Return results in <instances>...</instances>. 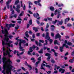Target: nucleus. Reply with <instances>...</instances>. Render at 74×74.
I'll return each instance as SVG.
<instances>
[{
    "instance_id": "f257e3e1",
    "label": "nucleus",
    "mask_w": 74,
    "mask_h": 74,
    "mask_svg": "<svg viewBox=\"0 0 74 74\" xmlns=\"http://www.w3.org/2000/svg\"><path fill=\"white\" fill-rule=\"evenodd\" d=\"M6 62L7 63H9V64H8V67L6 69V71H8L9 72H10V70L12 69V66L11 65V64H12V62L11 61L10 59L8 58L7 61H6Z\"/></svg>"
},
{
    "instance_id": "f03ea898",
    "label": "nucleus",
    "mask_w": 74,
    "mask_h": 74,
    "mask_svg": "<svg viewBox=\"0 0 74 74\" xmlns=\"http://www.w3.org/2000/svg\"><path fill=\"white\" fill-rule=\"evenodd\" d=\"M5 37L3 38L4 41H5L7 42H8V41H9V38L10 39H12V38H13V37L11 35H10L8 36V34H6L5 35ZM9 37V38H8Z\"/></svg>"
},
{
    "instance_id": "7ed1b4c3",
    "label": "nucleus",
    "mask_w": 74,
    "mask_h": 74,
    "mask_svg": "<svg viewBox=\"0 0 74 74\" xmlns=\"http://www.w3.org/2000/svg\"><path fill=\"white\" fill-rule=\"evenodd\" d=\"M43 66H46V67H48L50 69V70H52V66H51L48 65H45V64L42 63L41 64V67L40 68V69L41 70H45V69L43 67Z\"/></svg>"
},
{
    "instance_id": "20e7f679",
    "label": "nucleus",
    "mask_w": 74,
    "mask_h": 74,
    "mask_svg": "<svg viewBox=\"0 0 74 74\" xmlns=\"http://www.w3.org/2000/svg\"><path fill=\"white\" fill-rule=\"evenodd\" d=\"M3 56L2 58V62L4 64H5L6 63V60H7V58L5 57V56L6 55V53H5V51H3Z\"/></svg>"
},
{
    "instance_id": "39448f33",
    "label": "nucleus",
    "mask_w": 74,
    "mask_h": 74,
    "mask_svg": "<svg viewBox=\"0 0 74 74\" xmlns=\"http://www.w3.org/2000/svg\"><path fill=\"white\" fill-rule=\"evenodd\" d=\"M9 51L8 50L6 51V53L8 54V57L9 58H12V55H10L11 54V52H12V50H11L10 48H9Z\"/></svg>"
},
{
    "instance_id": "423d86ee",
    "label": "nucleus",
    "mask_w": 74,
    "mask_h": 74,
    "mask_svg": "<svg viewBox=\"0 0 74 74\" xmlns=\"http://www.w3.org/2000/svg\"><path fill=\"white\" fill-rule=\"evenodd\" d=\"M33 16L35 18H37V19H38V20H39L41 18V17L39 16V14H38V13H36V14L34 13L33 14ZM37 17H38L37 18Z\"/></svg>"
},
{
    "instance_id": "0eeeda50",
    "label": "nucleus",
    "mask_w": 74,
    "mask_h": 74,
    "mask_svg": "<svg viewBox=\"0 0 74 74\" xmlns=\"http://www.w3.org/2000/svg\"><path fill=\"white\" fill-rule=\"evenodd\" d=\"M2 32L3 34H4L5 37V35L6 34H8V35L9 34L8 30H7V29H6L5 28L4 29V30H2Z\"/></svg>"
},
{
    "instance_id": "6e6552de",
    "label": "nucleus",
    "mask_w": 74,
    "mask_h": 74,
    "mask_svg": "<svg viewBox=\"0 0 74 74\" xmlns=\"http://www.w3.org/2000/svg\"><path fill=\"white\" fill-rule=\"evenodd\" d=\"M5 41H3V40H2V44L3 46H4V45H7L8 47H9V48H10V44H9L8 43L6 42V43H5V42H4Z\"/></svg>"
},
{
    "instance_id": "1a4fd4ad",
    "label": "nucleus",
    "mask_w": 74,
    "mask_h": 74,
    "mask_svg": "<svg viewBox=\"0 0 74 74\" xmlns=\"http://www.w3.org/2000/svg\"><path fill=\"white\" fill-rule=\"evenodd\" d=\"M40 2H41V0H39L38 1H35L34 2V3H35V4H36V5H37V4H38V5H39V6H40V7H41V4L40 3Z\"/></svg>"
},
{
    "instance_id": "9d476101",
    "label": "nucleus",
    "mask_w": 74,
    "mask_h": 74,
    "mask_svg": "<svg viewBox=\"0 0 74 74\" xmlns=\"http://www.w3.org/2000/svg\"><path fill=\"white\" fill-rule=\"evenodd\" d=\"M45 38V39H46V40H49V39L51 38L49 37V34L48 32H46V34Z\"/></svg>"
},
{
    "instance_id": "9b49d317",
    "label": "nucleus",
    "mask_w": 74,
    "mask_h": 74,
    "mask_svg": "<svg viewBox=\"0 0 74 74\" xmlns=\"http://www.w3.org/2000/svg\"><path fill=\"white\" fill-rule=\"evenodd\" d=\"M18 38H19V37H18L17 38H15V40H17V41H20L18 44V45L19 46V47H20L22 45V42L21 41H22V40H21V39H18Z\"/></svg>"
},
{
    "instance_id": "f8f14e48",
    "label": "nucleus",
    "mask_w": 74,
    "mask_h": 74,
    "mask_svg": "<svg viewBox=\"0 0 74 74\" xmlns=\"http://www.w3.org/2000/svg\"><path fill=\"white\" fill-rule=\"evenodd\" d=\"M51 54L49 53H46L45 54L46 56H48L47 59V61H49V60L51 59Z\"/></svg>"
},
{
    "instance_id": "ddd939ff",
    "label": "nucleus",
    "mask_w": 74,
    "mask_h": 74,
    "mask_svg": "<svg viewBox=\"0 0 74 74\" xmlns=\"http://www.w3.org/2000/svg\"><path fill=\"white\" fill-rule=\"evenodd\" d=\"M24 64L25 65V66H28V67H29V68L30 70H32V66H31V65H29V64H28V63H27V62L25 61V62Z\"/></svg>"
},
{
    "instance_id": "4468645a",
    "label": "nucleus",
    "mask_w": 74,
    "mask_h": 74,
    "mask_svg": "<svg viewBox=\"0 0 74 74\" xmlns=\"http://www.w3.org/2000/svg\"><path fill=\"white\" fill-rule=\"evenodd\" d=\"M29 51H28V53L30 55H32V53H30V52H32L33 51V48L32 47H30L29 49Z\"/></svg>"
},
{
    "instance_id": "2eb2a0df",
    "label": "nucleus",
    "mask_w": 74,
    "mask_h": 74,
    "mask_svg": "<svg viewBox=\"0 0 74 74\" xmlns=\"http://www.w3.org/2000/svg\"><path fill=\"white\" fill-rule=\"evenodd\" d=\"M48 48L47 47H44V50H45V49H47V51H48V52H49V53H51L52 52H51V50H50V48Z\"/></svg>"
},
{
    "instance_id": "dca6fc26",
    "label": "nucleus",
    "mask_w": 74,
    "mask_h": 74,
    "mask_svg": "<svg viewBox=\"0 0 74 74\" xmlns=\"http://www.w3.org/2000/svg\"><path fill=\"white\" fill-rule=\"evenodd\" d=\"M59 72H61V74H63L64 73L65 71V70L64 69H63L62 68H60L59 70Z\"/></svg>"
},
{
    "instance_id": "f3484780",
    "label": "nucleus",
    "mask_w": 74,
    "mask_h": 74,
    "mask_svg": "<svg viewBox=\"0 0 74 74\" xmlns=\"http://www.w3.org/2000/svg\"><path fill=\"white\" fill-rule=\"evenodd\" d=\"M17 53V55L18 56H19V58H21V57L20 56V55L19 54V51H18L14 50V54H16V53Z\"/></svg>"
},
{
    "instance_id": "a211bd4d",
    "label": "nucleus",
    "mask_w": 74,
    "mask_h": 74,
    "mask_svg": "<svg viewBox=\"0 0 74 74\" xmlns=\"http://www.w3.org/2000/svg\"><path fill=\"white\" fill-rule=\"evenodd\" d=\"M59 37H61V36L59 33H58L55 36V39H58V38H59Z\"/></svg>"
},
{
    "instance_id": "6ab92c4d",
    "label": "nucleus",
    "mask_w": 74,
    "mask_h": 74,
    "mask_svg": "<svg viewBox=\"0 0 74 74\" xmlns=\"http://www.w3.org/2000/svg\"><path fill=\"white\" fill-rule=\"evenodd\" d=\"M58 23L57 24V26H59V25H62L63 23V22L60 21H58Z\"/></svg>"
},
{
    "instance_id": "aec40b11",
    "label": "nucleus",
    "mask_w": 74,
    "mask_h": 74,
    "mask_svg": "<svg viewBox=\"0 0 74 74\" xmlns=\"http://www.w3.org/2000/svg\"><path fill=\"white\" fill-rule=\"evenodd\" d=\"M9 3H10V1L9 0H8L6 2V6L7 7L8 9H9L10 8V5H9Z\"/></svg>"
},
{
    "instance_id": "412c9836",
    "label": "nucleus",
    "mask_w": 74,
    "mask_h": 74,
    "mask_svg": "<svg viewBox=\"0 0 74 74\" xmlns=\"http://www.w3.org/2000/svg\"><path fill=\"white\" fill-rule=\"evenodd\" d=\"M15 25V24L10 23L9 24V27H14Z\"/></svg>"
},
{
    "instance_id": "4be33fe9",
    "label": "nucleus",
    "mask_w": 74,
    "mask_h": 74,
    "mask_svg": "<svg viewBox=\"0 0 74 74\" xmlns=\"http://www.w3.org/2000/svg\"><path fill=\"white\" fill-rule=\"evenodd\" d=\"M50 10L51 11H53L55 10V8L53 6H51L50 8Z\"/></svg>"
},
{
    "instance_id": "5701e85b",
    "label": "nucleus",
    "mask_w": 74,
    "mask_h": 74,
    "mask_svg": "<svg viewBox=\"0 0 74 74\" xmlns=\"http://www.w3.org/2000/svg\"><path fill=\"white\" fill-rule=\"evenodd\" d=\"M70 18L68 17L67 18H66L65 20V23H66L67 22H68V21H70Z\"/></svg>"
},
{
    "instance_id": "b1692460",
    "label": "nucleus",
    "mask_w": 74,
    "mask_h": 74,
    "mask_svg": "<svg viewBox=\"0 0 74 74\" xmlns=\"http://www.w3.org/2000/svg\"><path fill=\"white\" fill-rule=\"evenodd\" d=\"M30 5H33V3H32L31 2H29V8L30 9L32 8V6Z\"/></svg>"
},
{
    "instance_id": "393cba45",
    "label": "nucleus",
    "mask_w": 74,
    "mask_h": 74,
    "mask_svg": "<svg viewBox=\"0 0 74 74\" xmlns=\"http://www.w3.org/2000/svg\"><path fill=\"white\" fill-rule=\"evenodd\" d=\"M33 30H35V32H37L38 30V29H37V28H36L35 27H33Z\"/></svg>"
},
{
    "instance_id": "a878e982",
    "label": "nucleus",
    "mask_w": 74,
    "mask_h": 74,
    "mask_svg": "<svg viewBox=\"0 0 74 74\" xmlns=\"http://www.w3.org/2000/svg\"><path fill=\"white\" fill-rule=\"evenodd\" d=\"M39 53H43V49H41L40 51H38Z\"/></svg>"
},
{
    "instance_id": "bb28decb",
    "label": "nucleus",
    "mask_w": 74,
    "mask_h": 74,
    "mask_svg": "<svg viewBox=\"0 0 74 74\" xmlns=\"http://www.w3.org/2000/svg\"><path fill=\"white\" fill-rule=\"evenodd\" d=\"M67 45H70V46H71L72 45H73V43H72V42H68L67 43Z\"/></svg>"
},
{
    "instance_id": "cd10ccee",
    "label": "nucleus",
    "mask_w": 74,
    "mask_h": 74,
    "mask_svg": "<svg viewBox=\"0 0 74 74\" xmlns=\"http://www.w3.org/2000/svg\"><path fill=\"white\" fill-rule=\"evenodd\" d=\"M57 21H58L57 20H55V21H53L52 22V23L53 25H55V24L56 23Z\"/></svg>"
},
{
    "instance_id": "c85d7f7f",
    "label": "nucleus",
    "mask_w": 74,
    "mask_h": 74,
    "mask_svg": "<svg viewBox=\"0 0 74 74\" xmlns=\"http://www.w3.org/2000/svg\"><path fill=\"white\" fill-rule=\"evenodd\" d=\"M25 36H26L27 37H29V35H28V32L27 31L25 33Z\"/></svg>"
},
{
    "instance_id": "c756f323",
    "label": "nucleus",
    "mask_w": 74,
    "mask_h": 74,
    "mask_svg": "<svg viewBox=\"0 0 74 74\" xmlns=\"http://www.w3.org/2000/svg\"><path fill=\"white\" fill-rule=\"evenodd\" d=\"M19 3V0H16V1H15V5H17L18 3Z\"/></svg>"
},
{
    "instance_id": "7c9ffc66",
    "label": "nucleus",
    "mask_w": 74,
    "mask_h": 74,
    "mask_svg": "<svg viewBox=\"0 0 74 74\" xmlns=\"http://www.w3.org/2000/svg\"><path fill=\"white\" fill-rule=\"evenodd\" d=\"M48 40H49V42H50V44H51L52 43V42H53V40H52V39H50Z\"/></svg>"
},
{
    "instance_id": "2f4dec72",
    "label": "nucleus",
    "mask_w": 74,
    "mask_h": 74,
    "mask_svg": "<svg viewBox=\"0 0 74 74\" xmlns=\"http://www.w3.org/2000/svg\"><path fill=\"white\" fill-rule=\"evenodd\" d=\"M29 23L30 25H32V20L31 19L29 21Z\"/></svg>"
},
{
    "instance_id": "473e14b6",
    "label": "nucleus",
    "mask_w": 74,
    "mask_h": 74,
    "mask_svg": "<svg viewBox=\"0 0 74 74\" xmlns=\"http://www.w3.org/2000/svg\"><path fill=\"white\" fill-rule=\"evenodd\" d=\"M59 50L61 52H62L63 51V49L60 47Z\"/></svg>"
},
{
    "instance_id": "72a5a7b5",
    "label": "nucleus",
    "mask_w": 74,
    "mask_h": 74,
    "mask_svg": "<svg viewBox=\"0 0 74 74\" xmlns=\"http://www.w3.org/2000/svg\"><path fill=\"white\" fill-rule=\"evenodd\" d=\"M17 21H22V19L20 16H18V19H17Z\"/></svg>"
},
{
    "instance_id": "f704fd0d",
    "label": "nucleus",
    "mask_w": 74,
    "mask_h": 74,
    "mask_svg": "<svg viewBox=\"0 0 74 74\" xmlns=\"http://www.w3.org/2000/svg\"><path fill=\"white\" fill-rule=\"evenodd\" d=\"M51 62L52 63L54 64V63H55V60H54L52 59L51 60Z\"/></svg>"
},
{
    "instance_id": "c9c22d12",
    "label": "nucleus",
    "mask_w": 74,
    "mask_h": 74,
    "mask_svg": "<svg viewBox=\"0 0 74 74\" xmlns=\"http://www.w3.org/2000/svg\"><path fill=\"white\" fill-rule=\"evenodd\" d=\"M58 7H63V4H59L58 5Z\"/></svg>"
},
{
    "instance_id": "e433bc0d",
    "label": "nucleus",
    "mask_w": 74,
    "mask_h": 74,
    "mask_svg": "<svg viewBox=\"0 0 74 74\" xmlns=\"http://www.w3.org/2000/svg\"><path fill=\"white\" fill-rule=\"evenodd\" d=\"M58 42V41L57 40H55L54 42V43L55 45H56Z\"/></svg>"
},
{
    "instance_id": "4c0bfd02",
    "label": "nucleus",
    "mask_w": 74,
    "mask_h": 74,
    "mask_svg": "<svg viewBox=\"0 0 74 74\" xmlns=\"http://www.w3.org/2000/svg\"><path fill=\"white\" fill-rule=\"evenodd\" d=\"M16 7L17 9H19V8H21V5H17Z\"/></svg>"
},
{
    "instance_id": "58836bf2",
    "label": "nucleus",
    "mask_w": 74,
    "mask_h": 74,
    "mask_svg": "<svg viewBox=\"0 0 74 74\" xmlns=\"http://www.w3.org/2000/svg\"><path fill=\"white\" fill-rule=\"evenodd\" d=\"M48 21H52V18H50L49 17L47 18Z\"/></svg>"
},
{
    "instance_id": "ea45409f",
    "label": "nucleus",
    "mask_w": 74,
    "mask_h": 74,
    "mask_svg": "<svg viewBox=\"0 0 74 74\" xmlns=\"http://www.w3.org/2000/svg\"><path fill=\"white\" fill-rule=\"evenodd\" d=\"M40 61H38V62H36L35 64L36 65H38V64L40 63Z\"/></svg>"
},
{
    "instance_id": "a19ab883",
    "label": "nucleus",
    "mask_w": 74,
    "mask_h": 74,
    "mask_svg": "<svg viewBox=\"0 0 74 74\" xmlns=\"http://www.w3.org/2000/svg\"><path fill=\"white\" fill-rule=\"evenodd\" d=\"M45 42L46 43L44 44V45H47L48 44V41H47V40H45Z\"/></svg>"
},
{
    "instance_id": "79ce46f5",
    "label": "nucleus",
    "mask_w": 74,
    "mask_h": 74,
    "mask_svg": "<svg viewBox=\"0 0 74 74\" xmlns=\"http://www.w3.org/2000/svg\"><path fill=\"white\" fill-rule=\"evenodd\" d=\"M72 26L71 24L70 23H68L67 24V26H68V27H71Z\"/></svg>"
},
{
    "instance_id": "37998d69",
    "label": "nucleus",
    "mask_w": 74,
    "mask_h": 74,
    "mask_svg": "<svg viewBox=\"0 0 74 74\" xmlns=\"http://www.w3.org/2000/svg\"><path fill=\"white\" fill-rule=\"evenodd\" d=\"M35 37H36V36H35V34H32V37L33 38V39L35 38Z\"/></svg>"
},
{
    "instance_id": "c03bdc74",
    "label": "nucleus",
    "mask_w": 74,
    "mask_h": 74,
    "mask_svg": "<svg viewBox=\"0 0 74 74\" xmlns=\"http://www.w3.org/2000/svg\"><path fill=\"white\" fill-rule=\"evenodd\" d=\"M36 23H37L38 24V25H40V21H38V20H37L36 21Z\"/></svg>"
},
{
    "instance_id": "a18cd8bd",
    "label": "nucleus",
    "mask_w": 74,
    "mask_h": 74,
    "mask_svg": "<svg viewBox=\"0 0 74 74\" xmlns=\"http://www.w3.org/2000/svg\"><path fill=\"white\" fill-rule=\"evenodd\" d=\"M57 12H58V10L56 9L55 11V13L54 14L55 15H56V14H57Z\"/></svg>"
},
{
    "instance_id": "49530a36",
    "label": "nucleus",
    "mask_w": 74,
    "mask_h": 74,
    "mask_svg": "<svg viewBox=\"0 0 74 74\" xmlns=\"http://www.w3.org/2000/svg\"><path fill=\"white\" fill-rule=\"evenodd\" d=\"M58 53L55 52L54 53V55L55 56L57 57L58 56Z\"/></svg>"
},
{
    "instance_id": "de8ad7c7",
    "label": "nucleus",
    "mask_w": 74,
    "mask_h": 74,
    "mask_svg": "<svg viewBox=\"0 0 74 74\" xmlns=\"http://www.w3.org/2000/svg\"><path fill=\"white\" fill-rule=\"evenodd\" d=\"M36 36L37 37H39L40 36V33H38L36 34Z\"/></svg>"
},
{
    "instance_id": "09e8293b",
    "label": "nucleus",
    "mask_w": 74,
    "mask_h": 74,
    "mask_svg": "<svg viewBox=\"0 0 74 74\" xmlns=\"http://www.w3.org/2000/svg\"><path fill=\"white\" fill-rule=\"evenodd\" d=\"M2 49L3 52H5V51L6 50V49H5V47H3L2 48Z\"/></svg>"
},
{
    "instance_id": "8fccbe9b",
    "label": "nucleus",
    "mask_w": 74,
    "mask_h": 74,
    "mask_svg": "<svg viewBox=\"0 0 74 74\" xmlns=\"http://www.w3.org/2000/svg\"><path fill=\"white\" fill-rule=\"evenodd\" d=\"M38 45L39 46V47H42V45L41 44V43L39 42L38 44Z\"/></svg>"
},
{
    "instance_id": "3c124183",
    "label": "nucleus",
    "mask_w": 74,
    "mask_h": 74,
    "mask_svg": "<svg viewBox=\"0 0 74 74\" xmlns=\"http://www.w3.org/2000/svg\"><path fill=\"white\" fill-rule=\"evenodd\" d=\"M46 72L47 73V74H49V73H51L52 72L51 71H46Z\"/></svg>"
},
{
    "instance_id": "603ef678",
    "label": "nucleus",
    "mask_w": 74,
    "mask_h": 74,
    "mask_svg": "<svg viewBox=\"0 0 74 74\" xmlns=\"http://www.w3.org/2000/svg\"><path fill=\"white\" fill-rule=\"evenodd\" d=\"M8 43H9V44H11L12 43V41H11L10 40L9 41V42H8Z\"/></svg>"
},
{
    "instance_id": "864d4df0",
    "label": "nucleus",
    "mask_w": 74,
    "mask_h": 74,
    "mask_svg": "<svg viewBox=\"0 0 74 74\" xmlns=\"http://www.w3.org/2000/svg\"><path fill=\"white\" fill-rule=\"evenodd\" d=\"M41 56L39 57L38 59V60H39L38 61H41Z\"/></svg>"
},
{
    "instance_id": "5fc2aeb1",
    "label": "nucleus",
    "mask_w": 74,
    "mask_h": 74,
    "mask_svg": "<svg viewBox=\"0 0 74 74\" xmlns=\"http://www.w3.org/2000/svg\"><path fill=\"white\" fill-rule=\"evenodd\" d=\"M16 11L18 13L20 12V10H19V9H16Z\"/></svg>"
},
{
    "instance_id": "6e6d98bb",
    "label": "nucleus",
    "mask_w": 74,
    "mask_h": 74,
    "mask_svg": "<svg viewBox=\"0 0 74 74\" xmlns=\"http://www.w3.org/2000/svg\"><path fill=\"white\" fill-rule=\"evenodd\" d=\"M35 70L36 71V73H38V69L37 68H35Z\"/></svg>"
},
{
    "instance_id": "4d7b16f0",
    "label": "nucleus",
    "mask_w": 74,
    "mask_h": 74,
    "mask_svg": "<svg viewBox=\"0 0 74 74\" xmlns=\"http://www.w3.org/2000/svg\"><path fill=\"white\" fill-rule=\"evenodd\" d=\"M39 41L40 42H42V43H44L45 42V41H44L43 40H40Z\"/></svg>"
},
{
    "instance_id": "13d9d810",
    "label": "nucleus",
    "mask_w": 74,
    "mask_h": 74,
    "mask_svg": "<svg viewBox=\"0 0 74 74\" xmlns=\"http://www.w3.org/2000/svg\"><path fill=\"white\" fill-rule=\"evenodd\" d=\"M9 7H10V11H12V5H10L9 6Z\"/></svg>"
},
{
    "instance_id": "bf43d9fd",
    "label": "nucleus",
    "mask_w": 74,
    "mask_h": 74,
    "mask_svg": "<svg viewBox=\"0 0 74 74\" xmlns=\"http://www.w3.org/2000/svg\"><path fill=\"white\" fill-rule=\"evenodd\" d=\"M35 42L36 44V45H38V41L37 40H35Z\"/></svg>"
},
{
    "instance_id": "052dcab7",
    "label": "nucleus",
    "mask_w": 74,
    "mask_h": 74,
    "mask_svg": "<svg viewBox=\"0 0 74 74\" xmlns=\"http://www.w3.org/2000/svg\"><path fill=\"white\" fill-rule=\"evenodd\" d=\"M22 69L23 70V71H26V69H25V68L23 67H21Z\"/></svg>"
},
{
    "instance_id": "680f3d73",
    "label": "nucleus",
    "mask_w": 74,
    "mask_h": 74,
    "mask_svg": "<svg viewBox=\"0 0 74 74\" xmlns=\"http://www.w3.org/2000/svg\"><path fill=\"white\" fill-rule=\"evenodd\" d=\"M13 17H14L15 18H16L17 17V15L16 14H14L13 15Z\"/></svg>"
},
{
    "instance_id": "e2e57ef3",
    "label": "nucleus",
    "mask_w": 74,
    "mask_h": 74,
    "mask_svg": "<svg viewBox=\"0 0 74 74\" xmlns=\"http://www.w3.org/2000/svg\"><path fill=\"white\" fill-rule=\"evenodd\" d=\"M27 18H28L27 17H25L24 18V21H27Z\"/></svg>"
},
{
    "instance_id": "0e129e2a",
    "label": "nucleus",
    "mask_w": 74,
    "mask_h": 74,
    "mask_svg": "<svg viewBox=\"0 0 74 74\" xmlns=\"http://www.w3.org/2000/svg\"><path fill=\"white\" fill-rule=\"evenodd\" d=\"M54 33H51V35L52 37H54Z\"/></svg>"
},
{
    "instance_id": "69168bd1",
    "label": "nucleus",
    "mask_w": 74,
    "mask_h": 74,
    "mask_svg": "<svg viewBox=\"0 0 74 74\" xmlns=\"http://www.w3.org/2000/svg\"><path fill=\"white\" fill-rule=\"evenodd\" d=\"M73 55H74V51H73L71 53V55L72 56H73Z\"/></svg>"
},
{
    "instance_id": "338daca9",
    "label": "nucleus",
    "mask_w": 74,
    "mask_h": 74,
    "mask_svg": "<svg viewBox=\"0 0 74 74\" xmlns=\"http://www.w3.org/2000/svg\"><path fill=\"white\" fill-rule=\"evenodd\" d=\"M58 14H60V13L61 11L59 10H57Z\"/></svg>"
},
{
    "instance_id": "774afa93",
    "label": "nucleus",
    "mask_w": 74,
    "mask_h": 74,
    "mask_svg": "<svg viewBox=\"0 0 74 74\" xmlns=\"http://www.w3.org/2000/svg\"><path fill=\"white\" fill-rule=\"evenodd\" d=\"M51 51H52V52H54V53H55V52H56L55 50H54V49H51Z\"/></svg>"
}]
</instances>
